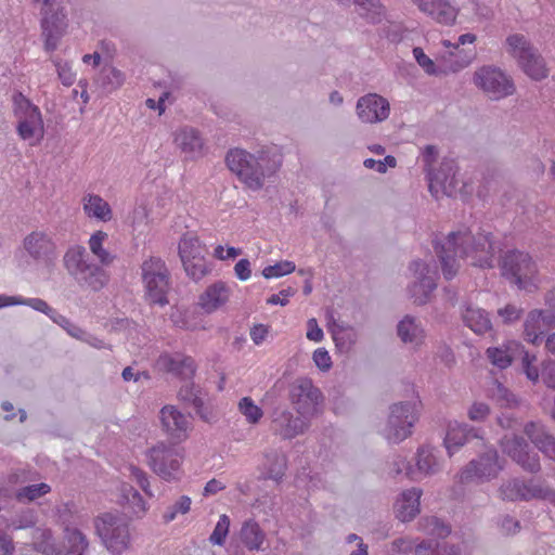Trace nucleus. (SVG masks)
I'll return each mask as SVG.
<instances>
[{
  "mask_svg": "<svg viewBox=\"0 0 555 555\" xmlns=\"http://www.w3.org/2000/svg\"><path fill=\"white\" fill-rule=\"evenodd\" d=\"M501 250L492 233L480 231L474 233L470 228L450 232L443 243H436L441 271L446 280H452L459 272L460 259L470 258L472 264L480 268H493L494 255Z\"/></svg>",
  "mask_w": 555,
  "mask_h": 555,
  "instance_id": "nucleus-1",
  "label": "nucleus"
},
{
  "mask_svg": "<svg viewBox=\"0 0 555 555\" xmlns=\"http://www.w3.org/2000/svg\"><path fill=\"white\" fill-rule=\"evenodd\" d=\"M228 168L251 190H260L264 179L278 171L282 156L272 149H261L257 154L235 149L225 156Z\"/></svg>",
  "mask_w": 555,
  "mask_h": 555,
  "instance_id": "nucleus-2",
  "label": "nucleus"
},
{
  "mask_svg": "<svg viewBox=\"0 0 555 555\" xmlns=\"http://www.w3.org/2000/svg\"><path fill=\"white\" fill-rule=\"evenodd\" d=\"M63 264L68 275L81 288L99 292L109 280V275L102 267L90 261L87 249L81 245L67 248L63 256Z\"/></svg>",
  "mask_w": 555,
  "mask_h": 555,
  "instance_id": "nucleus-3",
  "label": "nucleus"
},
{
  "mask_svg": "<svg viewBox=\"0 0 555 555\" xmlns=\"http://www.w3.org/2000/svg\"><path fill=\"white\" fill-rule=\"evenodd\" d=\"M95 531L106 550L113 555H120L130 546L129 524L125 516L104 513L94 520Z\"/></svg>",
  "mask_w": 555,
  "mask_h": 555,
  "instance_id": "nucleus-4",
  "label": "nucleus"
},
{
  "mask_svg": "<svg viewBox=\"0 0 555 555\" xmlns=\"http://www.w3.org/2000/svg\"><path fill=\"white\" fill-rule=\"evenodd\" d=\"M417 420L416 401L396 402L389 406L382 435L389 443L398 444L412 435V428Z\"/></svg>",
  "mask_w": 555,
  "mask_h": 555,
  "instance_id": "nucleus-5",
  "label": "nucleus"
},
{
  "mask_svg": "<svg viewBox=\"0 0 555 555\" xmlns=\"http://www.w3.org/2000/svg\"><path fill=\"white\" fill-rule=\"evenodd\" d=\"M141 270L146 300L160 307L168 305L167 295L171 284L166 263L158 257H151L142 263Z\"/></svg>",
  "mask_w": 555,
  "mask_h": 555,
  "instance_id": "nucleus-6",
  "label": "nucleus"
},
{
  "mask_svg": "<svg viewBox=\"0 0 555 555\" xmlns=\"http://www.w3.org/2000/svg\"><path fill=\"white\" fill-rule=\"evenodd\" d=\"M289 400L297 414L313 417L322 412L324 396L309 377H298L289 386Z\"/></svg>",
  "mask_w": 555,
  "mask_h": 555,
  "instance_id": "nucleus-7",
  "label": "nucleus"
},
{
  "mask_svg": "<svg viewBox=\"0 0 555 555\" xmlns=\"http://www.w3.org/2000/svg\"><path fill=\"white\" fill-rule=\"evenodd\" d=\"M508 51L522 70L534 80H542L547 77L545 61L539 51L526 39L524 35L514 34L507 37Z\"/></svg>",
  "mask_w": 555,
  "mask_h": 555,
  "instance_id": "nucleus-8",
  "label": "nucleus"
},
{
  "mask_svg": "<svg viewBox=\"0 0 555 555\" xmlns=\"http://www.w3.org/2000/svg\"><path fill=\"white\" fill-rule=\"evenodd\" d=\"M503 469V461L494 447H486L476 459L469 461L460 472L461 483L486 482L498 477Z\"/></svg>",
  "mask_w": 555,
  "mask_h": 555,
  "instance_id": "nucleus-9",
  "label": "nucleus"
},
{
  "mask_svg": "<svg viewBox=\"0 0 555 555\" xmlns=\"http://www.w3.org/2000/svg\"><path fill=\"white\" fill-rule=\"evenodd\" d=\"M502 275L519 288H527L538 272L532 257L518 249L508 250L499 261Z\"/></svg>",
  "mask_w": 555,
  "mask_h": 555,
  "instance_id": "nucleus-10",
  "label": "nucleus"
},
{
  "mask_svg": "<svg viewBox=\"0 0 555 555\" xmlns=\"http://www.w3.org/2000/svg\"><path fill=\"white\" fill-rule=\"evenodd\" d=\"M14 112L18 118L17 132L23 140L43 138V120L39 108L21 92L14 94Z\"/></svg>",
  "mask_w": 555,
  "mask_h": 555,
  "instance_id": "nucleus-11",
  "label": "nucleus"
},
{
  "mask_svg": "<svg viewBox=\"0 0 555 555\" xmlns=\"http://www.w3.org/2000/svg\"><path fill=\"white\" fill-rule=\"evenodd\" d=\"M147 459L150 467L164 480L179 478L182 456L176 447L158 442L149 450Z\"/></svg>",
  "mask_w": 555,
  "mask_h": 555,
  "instance_id": "nucleus-12",
  "label": "nucleus"
},
{
  "mask_svg": "<svg viewBox=\"0 0 555 555\" xmlns=\"http://www.w3.org/2000/svg\"><path fill=\"white\" fill-rule=\"evenodd\" d=\"M502 451L525 472L537 474L541 470L540 456L529 442L518 434H506L500 439Z\"/></svg>",
  "mask_w": 555,
  "mask_h": 555,
  "instance_id": "nucleus-13",
  "label": "nucleus"
},
{
  "mask_svg": "<svg viewBox=\"0 0 555 555\" xmlns=\"http://www.w3.org/2000/svg\"><path fill=\"white\" fill-rule=\"evenodd\" d=\"M474 83L491 99L500 100L513 94V81L499 68L482 66L474 74Z\"/></svg>",
  "mask_w": 555,
  "mask_h": 555,
  "instance_id": "nucleus-14",
  "label": "nucleus"
},
{
  "mask_svg": "<svg viewBox=\"0 0 555 555\" xmlns=\"http://www.w3.org/2000/svg\"><path fill=\"white\" fill-rule=\"evenodd\" d=\"M415 281L409 286L410 297L417 306L426 305L437 288V271L423 260H414L410 264Z\"/></svg>",
  "mask_w": 555,
  "mask_h": 555,
  "instance_id": "nucleus-15",
  "label": "nucleus"
},
{
  "mask_svg": "<svg viewBox=\"0 0 555 555\" xmlns=\"http://www.w3.org/2000/svg\"><path fill=\"white\" fill-rule=\"evenodd\" d=\"M41 29L44 39V49L53 52L57 49L60 40L66 33L67 18L64 7L55 9L41 10Z\"/></svg>",
  "mask_w": 555,
  "mask_h": 555,
  "instance_id": "nucleus-16",
  "label": "nucleus"
},
{
  "mask_svg": "<svg viewBox=\"0 0 555 555\" xmlns=\"http://www.w3.org/2000/svg\"><path fill=\"white\" fill-rule=\"evenodd\" d=\"M309 428V420L295 415L287 408H275L272 412L271 430L283 439H293Z\"/></svg>",
  "mask_w": 555,
  "mask_h": 555,
  "instance_id": "nucleus-17",
  "label": "nucleus"
},
{
  "mask_svg": "<svg viewBox=\"0 0 555 555\" xmlns=\"http://www.w3.org/2000/svg\"><path fill=\"white\" fill-rule=\"evenodd\" d=\"M457 166L453 159L444 158L438 169H428L429 191L437 195L438 192L447 196H453L457 189Z\"/></svg>",
  "mask_w": 555,
  "mask_h": 555,
  "instance_id": "nucleus-18",
  "label": "nucleus"
},
{
  "mask_svg": "<svg viewBox=\"0 0 555 555\" xmlns=\"http://www.w3.org/2000/svg\"><path fill=\"white\" fill-rule=\"evenodd\" d=\"M357 115L362 122L376 124L388 118L389 102L376 93H369L357 101Z\"/></svg>",
  "mask_w": 555,
  "mask_h": 555,
  "instance_id": "nucleus-19",
  "label": "nucleus"
},
{
  "mask_svg": "<svg viewBox=\"0 0 555 555\" xmlns=\"http://www.w3.org/2000/svg\"><path fill=\"white\" fill-rule=\"evenodd\" d=\"M23 248L37 262L49 263L55 259V243L43 231H33L23 240Z\"/></svg>",
  "mask_w": 555,
  "mask_h": 555,
  "instance_id": "nucleus-20",
  "label": "nucleus"
},
{
  "mask_svg": "<svg viewBox=\"0 0 555 555\" xmlns=\"http://www.w3.org/2000/svg\"><path fill=\"white\" fill-rule=\"evenodd\" d=\"M156 367L183 380L192 379L196 372V365L192 357L181 352L162 353L156 360Z\"/></svg>",
  "mask_w": 555,
  "mask_h": 555,
  "instance_id": "nucleus-21",
  "label": "nucleus"
},
{
  "mask_svg": "<svg viewBox=\"0 0 555 555\" xmlns=\"http://www.w3.org/2000/svg\"><path fill=\"white\" fill-rule=\"evenodd\" d=\"M473 439L479 440L483 446V431L480 428L468 424L453 421L448 424L443 443L451 456L455 450L468 443Z\"/></svg>",
  "mask_w": 555,
  "mask_h": 555,
  "instance_id": "nucleus-22",
  "label": "nucleus"
},
{
  "mask_svg": "<svg viewBox=\"0 0 555 555\" xmlns=\"http://www.w3.org/2000/svg\"><path fill=\"white\" fill-rule=\"evenodd\" d=\"M395 465L397 466L396 473L398 475L403 473L404 469L405 476L413 480H416L421 475H431L439 470L437 459L433 450L428 447H421L418 449L415 468L404 460L396 462Z\"/></svg>",
  "mask_w": 555,
  "mask_h": 555,
  "instance_id": "nucleus-23",
  "label": "nucleus"
},
{
  "mask_svg": "<svg viewBox=\"0 0 555 555\" xmlns=\"http://www.w3.org/2000/svg\"><path fill=\"white\" fill-rule=\"evenodd\" d=\"M163 430L173 440L181 441L186 438L189 420L173 405H166L160 410Z\"/></svg>",
  "mask_w": 555,
  "mask_h": 555,
  "instance_id": "nucleus-24",
  "label": "nucleus"
},
{
  "mask_svg": "<svg viewBox=\"0 0 555 555\" xmlns=\"http://www.w3.org/2000/svg\"><path fill=\"white\" fill-rule=\"evenodd\" d=\"M178 398L185 406H192L195 414L204 422L214 421L212 413L204 406V391L198 385L193 382L182 385L178 391Z\"/></svg>",
  "mask_w": 555,
  "mask_h": 555,
  "instance_id": "nucleus-25",
  "label": "nucleus"
},
{
  "mask_svg": "<svg viewBox=\"0 0 555 555\" xmlns=\"http://www.w3.org/2000/svg\"><path fill=\"white\" fill-rule=\"evenodd\" d=\"M175 143L191 159L203 155L204 139L193 127L184 126L178 129L175 132Z\"/></svg>",
  "mask_w": 555,
  "mask_h": 555,
  "instance_id": "nucleus-26",
  "label": "nucleus"
},
{
  "mask_svg": "<svg viewBox=\"0 0 555 555\" xmlns=\"http://www.w3.org/2000/svg\"><path fill=\"white\" fill-rule=\"evenodd\" d=\"M418 8L441 24L450 25L456 18V10L447 0H421Z\"/></svg>",
  "mask_w": 555,
  "mask_h": 555,
  "instance_id": "nucleus-27",
  "label": "nucleus"
},
{
  "mask_svg": "<svg viewBox=\"0 0 555 555\" xmlns=\"http://www.w3.org/2000/svg\"><path fill=\"white\" fill-rule=\"evenodd\" d=\"M421 495L422 491L416 488L402 492L395 505L397 518L401 521L412 520L420 513Z\"/></svg>",
  "mask_w": 555,
  "mask_h": 555,
  "instance_id": "nucleus-28",
  "label": "nucleus"
},
{
  "mask_svg": "<svg viewBox=\"0 0 555 555\" xmlns=\"http://www.w3.org/2000/svg\"><path fill=\"white\" fill-rule=\"evenodd\" d=\"M463 321L476 334H485L492 327L491 320L487 311L481 308L467 305L462 313Z\"/></svg>",
  "mask_w": 555,
  "mask_h": 555,
  "instance_id": "nucleus-29",
  "label": "nucleus"
},
{
  "mask_svg": "<svg viewBox=\"0 0 555 555\" xmlns=\"http://www.w3.org/2000/svg\"><path fill=\"white\" fill-rule=\"evenodd\" d=\"M266 533L254 519L243 522L240 530V540L247 550L260 551Z\"/></svg>",
  "mask_w": 555,
  "mask_h": 555,
  "instance_id": "nucleus-30",
  "label": "nucleus"
},
{
  "mask_svg": "<svg viewBox=\"0 0 555 555\" xmlns=\"http://www.w3.org/2000/svg\"><path fill=\"white\" fill-rule=\"evenodd\" d=\"M229 289L223 282H217L210 285L201 296V305L207 311L211 312L227 302Z\"/></svg>",
  "mask_w": 555,
  "mask_h": 555,
  "instance_id": "nucleus-31",
  "label": "nucleus"
},
{
  "mask_svg": "<svg viewBox=\"0 0 555 555\" xmlns=\"http://www.w3.org/2000/svg\"><path fill=\"white\" fill-rule=\"evenodd\" d=\"M24 305L33 308L36 311L42 312L51 320L55 317L57 311L49 306V304L41 298H24L21 296H2L0 295V308L5 306Z\"/></svg>",
  "mask_w": 555,
  "mask_h": 555,
  "instance_id": "nucleus-32",
  "label": "nucleus"
},
{
  "mask_svg": "<svg viewBox=\"0 0 555 555\" xmlns=\"http://www.w3.org/2000/svg\"><path fill=\"white\" fill-rule=\"evenodd\" d=\"M83 209L89 217L99 219L104 222L111 220L113 217L109 204L100 195L88 194L85 196Z\"/></svg>",
  "mask_w": 555,
  "mask_h": 555,
  "instance_id": "nucleus-33",
  "label": "nucleus"
},
{
  "mask_svg": "<svg viewBox=\"0 0 555 555\" xmlns=\"http://www.w3.org/2000/svg\"><path fill=\"white\" fill-rule=\"evenodd\" d=\"M541 321H543V310L534 309L527 314L524 323L525 339L533 345L542 341V335L545 332Z\"/></svg>",
  "mask_w": 555,
  "mask_h": 555,
  "instance_id": "nucleus-34",
  "label": "nucleus"
},
{
  "mask_svg": "<svg viewBox=\"0 0 555 555\" xmlns=\"http://www.w3.org/2000/svg\"><path fill=\"white\" fill-rule=\"evenodd\" d=\"M344 2L345 0H337ZM358 8V13L367 23L379 24L385 17V10L379 0H351Z\"/></svg>",
  "mask_w": 555,
  "mask_h": 555,
  "instance_id": "nucleus-35",
  "label": "nucleus"
},
{
  "mask_svg": "<svg viewBox=\"0 0 555 555\" xmlns=\"http://www.w3.org/2000/svg\"><path fill=\"white\" fill-rule=\"evenodd\" d=\"M524 433L541 452L555 436L541 421H530L524 425Z\"/></svg>",
  "mask_w": 555,
  "mask_h": 555,
  "instance_id": "nucleus-36",
  "label": "nucleus"
},
{
  "mask_svg": "<svg viewBox=\"0 0 555 555\" xmlns=\"http://www.w3.org/2000/svg\"><path fill=\"white\" fill-rule=\"evenodd\" d=\"M423 328L411 315H405L397 326V334L403 343L418 344L423 338Z\"/></svg>",
  "mask_w": 555,
  "mask_h": 555,
  "instance_id": "nucleus-37",
  "label": "nucleus"
},
{
  "mask_svg": "<svg viewBox=\"0 0 555 555\" xmlns=\"http://www.w3.org/2000/svg\"><path fill=\"white\" fill-rule=\"evenodd\" d=\"M178 251L180 259L188 262L189 257L207 254V248L195 234L188 232L180 238Z\"/></svg>",
  "mask_w": 555,
  "mask_h": 555,
  "instance_id": "nucleus-38",
  "label": "nucleus"
},
{
  "mask_svg": "<svg viewBox=\"0 0 555 555\" xmlns=\"http://www.w3.org/2000/svg\"><path fill=\"white\" fill-rule=\"evenodd\" d=\"M267 473L264 479L280 481L285 475L287 468V457L283 453L272 451L266 455Z\"/></svg>",
  "mask_w": 555,
  "mask_h": 555,
  "instance_id": "nucleus-39",
  "label": "nucleus"
},
{
  "mask_svg": "<svg viewBox=\"0 0 555 555\" xmlns=\"http://www.w3.org/2000/svg\"><path fill=\"white\" fill-rule=\"evenodd\" d=\"M206 255L207 254H197V256L189 257L188 263L186 259L181 260L186 275L195 282H198L210 272Z\"/></svg>",
  "mask_w": 555,
  "mask_h": 555,
  "instance_id": "nucleus-40",
  "label": "nucleus"
},
{
  "mask_svg": "<svg viewBox=\"0 0 555 555\" xmlns=\"http://www.w3.org/2000/svg\"><path fill=\"white\" fill-rule=\"evenodd\" d=\"M125 81V75L113 66H104L98 77V83L106 92L118 89Z\"/></svg>",
  "mask_w": 555,
  "mask_h": 555,
  "instance_id": "nucleus-41",
  "label": "nucleus"
},
{
  "mask_svg": "<svg viewBox=\"0 0 555 555\" xmlns=\"http://www.w3.org/2000/svg\"><path fill=\"white\" fill-rule=\"evenodd\" d=\"M333 339L337 349L340 352H349L352 346L356 344L357 335L352 327L337 325L333 330Z\"/></svg>",
  "mask_w": 555,
  "mask_h": 555,
  "instance_id": "nucleus-42",
  "label": "nucleus"
},
{
  "mask_svg": "<svg viewBox=\"0 0 555 555\" xmlns=\"http://www.w3.org/2000/svg\"><path fill=\"white\" fill-rule=\"evenodd\" d=\"M68 550L66 555H85L89 548V541L79 529H66Z\"/></svg>",
  "mask_w": 555,
  "mask_h": 555,
  "instance_id": "nucleus-43",
  "label": "nucleus"
},
{
  "mask_svg": "<svg viewBox=\"0 0 555 555\" xmlns=\"http://www.w3.org/2000/svg\"><path fill=\"white\" fill-rule=\"evenodd\" d=\"M51 491L48 483L41 482L23 487L17 490L15 498L21 503L33 502Z\"/></svg>",
  "mask_w": 555,
  "mask_h": 555,
  "instance_id": "nucleus-44",
  "label": "nucleus"
},
{
  "mask_svg": "<svg viewBox=\"0 0 555 555\" xmlns=\"http://www.w3.org/2000/svg\"><path fill=\"white\" fill-rule=\"evenodd\" d=\"M106 236L107 234L105 232L98 231L92 234L89 240L90 250L99 258L102 264H109L114 259V257L102 246Z\"/></svg>",
  "mask_w": 555,
  "mask_h": 555,
  "instance_id": "nucleus-45",
  "label": "nucleus"
},
{
  "mask_svg": "<svg viewBox=\"0 0 555 555\" xmlns=\"http://www.w3.org/2000/svg\"><path fill=\"white\" fill-rule=\"evenodd\" d=\"M423 530L430 538L438 539L439 541L447 538L451 532L450 527L437 517L426 518L423 524Z\"/></svg>",
  "mask_w": 555,
  "mask_h": 555,
  "instance_id": "nucleus-46",
  "label": "nucleus"
},
{
  "mask_svg": "<svg viewBox=\"0 0 555 555\" xmlns=\"http://www.w3.org/2000/svg\"><path fill=\"white\" fill-rule=\"evenodd\" d=\"M238 411L245 416L249 424H257L263 416L260 406L255 404L251 398L244 397L238 402Z\"/></svg>",
  "mask_w": 555,
  "mask_h": 555,
  "instance_id": "nucleus-47",
  "label": "nucleus"
},
{
  "mask_svg": "<svg viewBox=\"0 0 555 555\" xmlns=\"http://www.w3.org/2000/svg\"><path fill=\"white\" fill-rule=\"evenodd\" d=\"M453 49L454 51L450 52L449 68L452 72H459L470 64L474 53L472 50L465 51L464 49H460L459 44H454Z\"/></svg>",
  "mask_w": 555,
  "mask_h": 555,
  "instance_id": "nucleus-48",
  "label": "nucleus"
},
{
  "mask_svg": "<svg viewBox=\"0 0 555 555\" xmlns=\"http://www.w3.org/2000/svg\"><path fill=\"white\" fill-rule=\"evenodd\" d=\"M230 518L227 515H221L215 526L212 533L209 537V542L214 545L222 546L229 533Z\"/></svg>",
  "mask_w": 555,
  "mask_h": 555,
  "instance_id": "nucleus-49",
  "label": "nucleus"
},
{
  "mask_svg": "<svg viewBox=\"0 0 555 555\" xmlns=\"http://www.w3.org/2000/svg\"><path fill=\"white\" fill-rule=\"evenodd\" d=\"M521 489H524L522 480L513 479L500 487V494L501 498L506 501H521Z\"/></svg>",
  "mask_w": 555,
  "mask_h": 555,
  "instance_id": "nucleus-50",
  "label": "nucleus"
},
{
  "mask_svg": "<svg viewBox=\"0 0 555 555\" xmlns=\"http://www.w3.org/2000/svg\"><path fill=\"white\" fill-rule=\"evenodd\" d=\"M535 361L537 357L534 354H530L528 351L521 350L522 371L527 378L533 383H537L541 377V372L535 365H533V362Z\"/></svg>",
  "mask_w": 555,
  "mask_h": 555,
  "instance_id": "nucleus-51",
  "label": "nucleus"
},
{
  "mask_svg": "<svg viewBox=\"0 0 555 555\" xmlns=\"http://www.w3.org/2000/svg\"><path fill=\"white\" fill-rule=\"evenodd\" d=\"M55 324L60 325L62 328H64L68 335H70L74 338L83 340L86 336V332L78 325L70 322L69 319H67L65 315L57 312L55 317L52 320Z\"/></svg>",
  "mask_w": 555,
  "mask_h": 555,
  "instance_id": "nucleus-52",
  "label": "nucleus"
},
{
  "mask_svg": "<svg viewBox=\"0 0 555 555\" xmlns=\"http://www.w3.org/2000/svg\"><path fill=\"white\" fill-rule=\"evenodd\" d=\"M524 489H521V501H531L533 499H542V494L545 488V485L539 482L534 479H529L527 481L522 480Z\"/></svg>",
  "mask_w": 555,
  "mask_h": 555,
  "instance_id": "nucleus-53",
  "label": "nucleus"
},
{
  "mask_svg": "<svg viewBox=\"0 0 555 555\" xmlns=\"http://www.w3.org/2000/svg\"><path fill=\"white\" fill-rule=\"evenodd\" d=\"M191 507V499L186 495H182L173 505L169 506L163 518L165 522L172 521L177 514H186Z\"/></svg>",
  "mask_w": 555,
  "mask_h": 555,
  "instance_id": "nucleus-54",
  "label": "nucleus"
},
{
  "mask_svg": "<svg viewBox=\"0 0 555 555\" xmlns=\"http://www.w3.org/2000/svg\"><path fill=\"white\" fill-rule=\"evenodd\" d=\"M493 398L501 406L512 408L517 403L516 397L502 384H496L492 393Z\"/></svg>",
  "mask_w": 555,
  "mask_h": 555,
  "instance_id": "nucleus-55",
  "label": "nucleus"
},
{
  "mask_svg": "<svg viewBox=\"0 0 555 555\" xmlns=\"http://www.w3.org/2000/svg\"><path fill=\"white\" fill-rule=\"evenodd\" d=\"M487 354L492 364L500 369H506L512 363V357L502 349L489 348Z\"/></svg>",
  "mask_w": 555,
  "mask_h": 555,
  "instance_id": "nucleus-56",
  "label": "nucleus"
},
{
  "mask_svg": "<svg viewBox=\"0 0 555 555\" xmlns=\"http://www.w3.org/2000/svg\"><path fill=\"white\" fill-rule=\"evenodd\" d=\"M524 310L516 305L508 304L498 310V315L502 319L504 324H511L519 320Z\"/></svg>",
  "mask_w": 555,
  "mask_h": 555,
  "instance_id": "nucleus-57",
  "label": "nucleus"
},
{
  "mask_svg": "<svg viewBox=\"0 0 555 555\" xmlns=\"http://www.w3.org/2000/svg\"><path fill=\"white\" fill-rule=\"evenodd\" d=\"M415 546L414 541L405 537L397 538L390 543V550L392 553L403 555L413 553Z\"/></svg>",
  "mask_w": 555,
  "mask_h": 555,
  "instance_id": "nucleus-58",
  "label": "nucleus"
},
{
  "mask_svg": "<svg viewBox=\"0 0 555 555\" xmlns=\"http://www.w3.org/2000/svg\"><path fill=\"white\" fill-rule=\"evenodd\" d=\"M433 541V555H461V550L454 544H449L444 541L431 538Z\"/></svg>",
  "mask_w": 555,
  "mask_h": 555,
  "instance_id": "nucleus-59",
  "label": "nucleus"
},
{
  "mask_svg": "<svg viewBox=\"0 0 555 555\" xmlns=\"http://www.w3.org/2000/svg\"><path fill=\"white\" fill-rule=\"evenodd\" d=\"M489 414L490 408L483 402H474L467 412L469 420L474 422H483Z\"/></svg>",
  "mask_w": 555,
  "mask_h": 555,
  "instance_id": "nucleus-60",
  "label": "nucleus"
},
{
  "mask_svg": "<svg viewBox=\"0 0 555 555\" xmlns=\"http://www.w3.org/2000/svg\"><path fill=\"white\" fill-rule=\"evenodd\" d=\"M499 426L506 430H512L513 434H516L521 427L520 421L514 416L511 412H504L496 420Z\"/></svg>",
  "mask_w": 555,
  "mask_h": 555,
  "instance_id": "nucleus-61",
  "label": "nucleus"
},
{
  "mask_svg": "<svg viewBox=\"0 0 555 555\" xmlns=\"http://www.w3.org/2000/svg\"><path fill=\"white\" fill-rule=\"evenodd\" d=\"M541 379L547 388L555 389V361L548 360L542 363Z\"/></svg>",
  "mask_w": 555,
  "mask_h": 555,
  "instance_id": "nucleus-62",
  "label": "nucleus"
},
{
  "mask_svg": "<svg viewBox=\"0 0 555 555\" xmlns=\"http://www.w3.org/2000/svg\"><path fill=\"white\" fill-rule=\"evenodd\" d=\"M413 55L417 64L429 75L436 74L435 63L424 53L422 48H414Z\"/></svg>",
  "mask_w": 555,
  "mask_h": 555,
  "instance_id": "nucleus-63",
  "label": "nucleus"
},
{
  "mask_svg": "<svg viewBox=\"0 0 555 555\" xmlns=\"http://www.w3.org/2000/svg\"><path fill=\"white\" fill-rule=\"evenodd\" d=\"M56 66V70L59 77L64 86H72L75 81V74L72 70V67L67 63H62L61 61H54Z\"/></svg>",
  "mask_w": 555,
  "mask_h": 555,
  "instance_id": "nucleus-64",
  "label": "nucleus"
}]
</instances>
